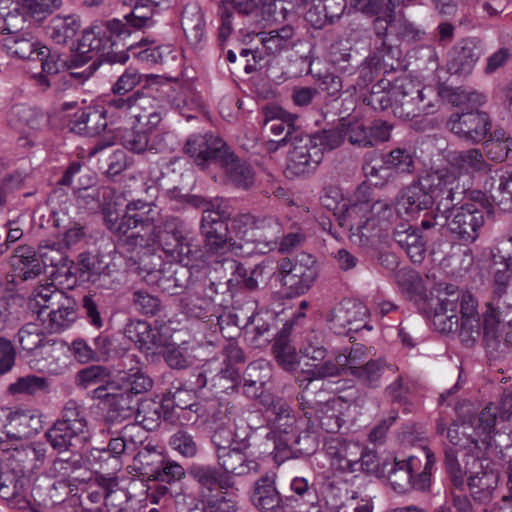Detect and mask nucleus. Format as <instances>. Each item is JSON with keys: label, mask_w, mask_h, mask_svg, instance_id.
I'll list each match as a JSON object with an SVG mask.
<instances>
[{"label": "nucleus", "mask_w": 512, "mask_h": 512, "mask_svg": "<svg viewBox=\"0 0 512 512\" xmlns=\"http://www.w3.org/2000/svg\"><path fill=\"white\" fill-rule=\"evenodd\" d=\"M368 317L367 307L360 301L345 298L326 314V321L335 333L358 331L365 326Z\"/></svg>", "instance_id": "14"}, {"label": "nucleus", "mask_w": 512, "mask_h": 512, "mask_svg": "<svg viewBox=\"0 0 512 512\" xmlns=\"http://www.w3.org/2000/svg\"><path fill=\"white\" fill-rule=\"evenodd\" d=\"M446 216L445 226L458 240L465 243L475 242L485 224L484 213L475 204L454 207Z\"/></svg>", "instance_id": "13"}, {"label": "nucleus", "mask_w": 512, "mask_h": 512, "mask_svg": "<svg viewBox=\"0 0 512 512\" xmlns=\"http://www.w3.org/2000/svg\"><path fill=\"white\" fill-rule=\"evenodd\" d=\"M108 413L107 417L111 421H124L131 419L138 412L139 400L129 394V391L119 393H107Z\"/></svg>", "instance_id": "32"}, {"label": "nucleus", "mask_w": 512, "mask_h": 512, "mask_svg": "<svg viewBox=\"0 0 512 512\" xmlns=\"http://www.w3.org/2000/svg\"><path fill=\"white\" fill-rule=\"evenodd\" d=\"M40 262L44 266L55 267L58 270L64 266V238L45 239L38 247Z\"/></svg>", "instance_id": "54"}, {"label": "nucleus", "mask_w": 512, "mask_h": 512, "mask_svg": "<svg viewBox=\"0 0 512 512\" xmlns=\"http://www.w3.org/2000/svg\"><path fill=\"white\" fill-rule=\"evenodd\" d=\"M499 476L494 470H484L469 477L468 486L472 496L479 502L491 499L493 491L498 485Z\"/></svg>", "instance_id": "43"}, {"label": "nucleus", "mask_w": 512, "mask_h": 512, "mask_svg": "<svg viewBox=\"0 0 512 512\" xmlns=\"http://www.w3.org/2000/svg\"><path fill=\"white\" fill-rule=\"evenodd\" d=\"M44 340L43 331L35 323L23 325L17 333V341L20 348L28 353L39 350Z\"/></svg>", "instance_id": "61"}, {"label": "nucleus", "mask_w": 512, "mask_h": 512, "mask_svg": "<svg viewBox=\"0 0 512 512\" xmlns=\"http://www.w3.org/2000/svg\"><path fill=\"white\" fill-rule=\"evenodd\" d=\"M151 135L148 130L134 126L123 135L122 144L126 149L138 154L152 150L157 151V147Z\"/></svg>", "instance_id": "57"}, {"label": "nucleus", "mask_w": 512, "mask_h": 512, "mask_svg": "<svg viewBox=\"0 0 512 512\" xmlns=\"http://www.w3.org/2000/svg\"><path fill=\"white\" fill-rule=\"evenodd\" d=\"M10 262L17 276L24 281L34 279L43 272V265L37 258L35 250L28 245L17 247Z\"/></svg>", "instance_id": "29"}, {"label": "nucleus", "mask_w": 512, "mask_h": 512, "mask_svg": "<svg viewBox=\"0 0 512 512\" xmlns=\"http://www.w3.org/2000/svg\"><path fill=\"white\" fill-rule=\"evenodd\" d=\"M125 243L131 248L158 244L176 262L188 263L200 252L192 232L177 217H167L158 226L137 224Z\"/></svg>", "instance_id": "2"}, {"label": "nucleus", "mask_w": 512, "mask_h": 512, "mask_svg": "<svg viewBox=\"0 0 512 512\" xmlns=\"http://www.w3.org/2000/svg\"><path fill=\"white\" fill-rule=\"evenodd\" d=\"M197 256L182 265L164 264L159 270L149 272L150 280L154 281L162 292L169 295L183 293L192 283V272L188 265L197 259Z\"/></svg>", "instance_id": "18"}, {"label": "nucleus", "mask_w": 512, "mask_h": 512, "mask_svg": "<svg viewBox=\"0 0 512 512\" xmlns=\"http://www.w3.org/2000/svg\"><path fill=\"white\" fill-rule=\"evenodd\" d=\"M459 171L466 173L474 172H487L490 170V165L486 162L480 149L471 148L455 153L452 158V165Z\"/></svg>", "instance_id": "46"}, {"label": "nucleus", "mask_w": 512, "mask_h": 512, "mask_svg": "<svg viewBox=\"0 0 512 512\" xmlns=\"http://www.w3.org/2000/svg\"><path fill=\"white\" fill-rule=\"evenodd\" d=\"M164 455L153 447H144L134 457V464L140 474L154 479L159 473L161 464H164Z\"/></svg>", "instance_id": "53"}, {"label": "nucleus", "mask_w": 512, "mask_h": 512, "mask_svg": "<svg viewBox=\"0 0 512 512\" xmlns=\"http://www.w3.org/2000/svg\"><path fill=\"white\" fill-rule=\"evenodd\" d=\"M228 224L219 211L205 210L201 219V232L205 238L206 247L214 253L226 251Z\"/></svg>", "instance_id": "21"}, {"label": "nucleus", "mask_w": 512, "mask_h": 512, "mask_svg": "<svg viewBox=\"0 0 512 512\" xmlns=\"http://www.w3.org/2000/svg\"><path fill=\"white\" fill-rule=\"evenodd\" d=\"M366 177L378 179L381 184L389 178V171L401 174H411L415 169L414 153L405 147H397L389 153L382 154L378 160L375 152L365 156L362 167Z\"/></svg>", "instance_id": "10"}, {"label": "nucleus", "mask_w": 512, "mask_h": 512, "mask_svg": "<svg viewBox=\"0 0 512 512\" xmlns=\"http://www.w3.org/2000/svg\"><path fill=\"white\" fill-rule=\"evenodd\" d=\"M248 437L249 433L240 439L238 446L217 454L218 464L223 469L224 474L228 476L229 474L244 476L259 470L258 462L248 457L245 453L250 447Z\"/></svg>", "instance_id": "19"}, {"label": "nucleus", "mask_w": 512, "mask_h": 512, "mask_svg": "<svg viewBox=\"0 0 512 512\" xmlns=\"http://www.w3.org/2000/svg\"><path fill=\"white\" fill-rule=\"evenodd\" d=\"M166 114V108L156 97L149 94H143L134 119L144 130L150 134L158 128Z\"/></svg>", "instance_id": "28"}, {"label": "nucleus", "mask_w": 512, "mask_h": 512, "mask_svg": "<svg viewBox=\"0 0 512 512\" xmlns=\"http://www.w3.org/2000/svg\"><path fill=\"white\" fill-rule=\"evenodd\" d=\"M343 404L341 397H333L315 407V417L322 430L327 433H336L340 430L344 422L340 417V408Z\"/></svg>", "instance_id": "35"}, {"label": "nucleus", "mask_w": 512, "mask_h": 512, "mask_svg": "<svg viewBox=\"0 0 512 512\" xmlns=\"http://www.w3.org/2000/svg\"><path fill=\"white\" fill-rule=\"evenodd\" d=\"M473 423L463 421L461 424L453 423L447 429V438L454 446H459L463 449L472 450L478 447V438L473 431Z\"/></svg>", "instance_id": "58"}, {"label": "nucleus", "mask_w": 512, "mask_h": 512, "mask_svg": "<svg viewBox=\"0 0 512 512\" xmlns=\"http://www.w3.org/2000/svg\"><path fill=\"white\" fill-rule=\"evenodd\" d=\"M188 474L200 487L203 512H236L237 502L228 492L235 485L230 476L214 466L203 464L192 465Z\"/></svg>", "instance_id": "4"}, {"label": "nucleus", "mask_w": 512, "mask_h": 512, "mask_svg": "<svg viewBox=\"0 0 512 512\" xmlns=\"http://www.w3.org/2000/svg\"><path fill=\"white\" fill-rule=\"evenodd\" d=\"M2 46L9 55L23 60L42 59L40 56H45L44 48H38L37 43L13 33L3 38Z\"/></svg>", "instance_id": "37"}, {"label": "nucleus", "mask_w": 512, "mask_h": 512, "mask_svg": "<svg viewBox=\"0 0 512 512\" xmlns=\"http://www.w3.org/2000/svg\"><path fill=\"white\" fill-rule=\"evenodd\" d=\"M276 0H221L223 4L230 6L231 10H236L239 14L254 15L257 23L271 21L272 14L275 12Z\"/></svg>", "instance_id": "36"}, {"label": "nucleus", "mask_w": 512, "mask_h": 512, "mask_svg": "<svg viewBox=\"0 0 512 512\" xmlns=\"http://www.w3.org/2000/svg\"><path fill=\"white\" fill-rule=\"evenodd\" d=\"M421 183L436 201L433 215L422 220L421 228L427 230L436 226L444 227L446 214L453 210L467 191L461 183L459 172L454 167L431 169L421 176Z\"/></svg>", "instance_id": "3"}, {"label": "nucleus", "mask_w": 512, "mask_h": 512, "mask_svg": "<svg viewBox=\"0 0 512 512\" xmlns=\"http://www.w3.org/2000/svg\"><path fill=\"white\" fill-rule=\"evenodd\" d=\"M265 266L257 264L252 269L248 270L242 263L234 262L232 278L229 279L228 284L240 285L241 287L254 291L258 289L260 282L263 281Z\"/></svg>", "instance_id": "51"}, {"label": "nucleus", "mask_w": 512, "mask_h": 512, "mask_svg": "<svg viewBox=\"0 0 512 512\" xmlns=\"http://www.w3.org/2000/svg\"><path fill=\"white\" fill-rule=\"evenodd\" d=\"M385 23L384 31L389 29L391 34L402 41L413 42L420 39L421 31L406 19H396L393 14V17H389Z\"/></svg>", "instance_id": "64"}, {"label": "nucleus", "mask_w": 512, "mask_h": 512, "mask_svg": "<svg viewBox=\"0 0 512 512\" xmlns=\"http://www.w3.org/2000/svg\"><path fill=\"white\" fill-rule=\"evenodd\" d=\"M292 325L285 323L277 334L273 346V352L277 363L286 371H294L299 365L298 355L295 348L290 344L289 336Z\"/></svg>", "instance_id": "34"}, {"label": "nucleus", "mask_w": 512, "mask_h": 512, "mask_svg": "<svg viewBox=\"0 0 512 512\" xmlns=\"http://www.w3.org/2000/svg\"><path fill=\"white\" fill-rule=\"evenodd\" d=\"M126 210L134 222V226L137 224L158 226L156 223L159 220L160 211L153 203L142 200L131 201L126 205Z\"/></svg>", "instance_id": "55"}, {"label": "nucleus", "mask_w": 512, "mask_h": 512, "mask_svg": "<svg viewBox=\"0 0 512 512\" xmlns=\"http://www.w3.org/2000/svg\"><path fill=\"white\" fill-rule=\"evenodd\" d=\"M418 463L419 460L414 456L405 460H395L388 474L390 484L395 491L406 493L412 489V473Z\"/></svg>", "instance_id": "39"}, {"label": "nucleus", "mask_w": 512, "mask_h": 512, "mask_svg": "<svg viewBox=\"0 0 512 512\" xmlns=\"http://www.w3.org/2000/svg\"><path fill=\"white\" fill-rule=\"evenodd\" d=\"M343 127L345 136L348 137L352 145L363 148L372 147L369 126L364 125L363 122L353 119L343 118Z\"/></svg>", "instance_id": "62"}, {"label": "nucleus", "mask_w": 512, "mask_h": 512, "mask_svg": "<svg viewBox=\"0 0 512 512\" xmlns=\"http://www.w3.org/2000/svg\"><path fill=\"white\" fill-rule=\"evenodd\" d=\"M263 125L274 136L281 137L277 140L279 145L291 143L295 134H302L296 125L298 116L289 113L276 105H269L263 108Z\"/></svg>", "instance_id": "20"}, {"label": "nucleus", "mask_w": 512, "mask_h": 512, "mask_svg": "<svg viewBox=\"0 0 512 512\" xmlns=\"http://www.w3.org/2000/svg\"><path fill=\"white\" fill-rule=\"evenodd\" d=\"M387 369L384 360L372 358L366 361L364 365L357 370L351 371L350 376L355 378L361 385L368 388H377L380 386L382 376Z\"/></svg>", "instance_id": "48"}, {"label": "nucleus", "mask_w": 512, "mask_h": 512, "mask_svg": "<svg viewBox=\"0 0 512 512\" xmlns=\"http://www.w3.org/2000/svg\"><path fill=\"white\" fill-rule=\"evenodd\" d=\"M184 152L193 159L201 169L210 165L227 164L232 156V150L220 137L212 133L192 134L186 140Z\"/></svg>", "instance_id": "9"}, {"label": "nucleus", "mask_w": 512, "mask_h": 512, "mask_svg": "<svg viewBox=\"0 0 512 512\" xmlns=\"http://www.w3.org/2000/svg\"><path fill=\"white\" fill-rule=\"evenodd\" d=\"M450 131L472 143L484 140L491 130V121L487 113L472 110L466 113H454L447 121Z\"/></svg>", "instance_id": "17"}, {"label": "nucleus", "mask_w": 512, "mask_h": 512, "mask_svg": "<svg viewBox=\"0 0 512 512\" xmlns=\"http://www.w3.org/2000/svg\"><path fill=\"white\" fill-rule=\"evenodd\" d=\"M373 355L371 347H366L360 343L354 344L347 353L340 354V361L343 362L344 372L350 375L351 371L357 370L366 361L371 360Z\"/></svg>", "instance_id": "60"}, {"label": "nucleus", "mask_w": 512, "mask_h": 512, "mask_svg": "<svg viewBox=\"0 0 512 512\" xmlns=\"http://www.w3.org/2000/svg\"><path fill=\"white\" fill-rule=\"evenodd\" d=\"M70 131L76 134H85L94 136L103 131L107 122L104 112L99 111H81L80 114L76 113L69 121Z\"/></svg>", "instance_id": "38"}, {"label": "nucleus", "mask_w": 512, "mask_h": 512, "mask_svg": "<svg viewBox=\"0 0 512 512\" xmlns=\"http://www.w3.org/2000/svg\"><path fill=\"white\" fill-rule=\"evenodd\" d=\"M42 428L41 415L36 410H17L8 413L7 437L28 439Z\"/></svg>", "instance_id": "25"}, {"label": "nucleus", "mask_w": 512, "mask_h": 512, "mask_svg": "<svg viewBox=\"0 0 512 512\" xmlns=\"http://www.w3.org/2000/svg\"><path fill=\"white\" fill-rule=\"evenodd\" d=\"M111 371L102 365H91L83 368L75 376V384L80 388H88L92 385L108 383Z\"/></svg>", "instance_id": "59"}, {"label": "nucleus", "mask_w": 512, "mask_h": 512, "mask_svg": "<svg viewBox=\"0 0 512 512\" xmlns=\"http://www.w3.org/2000/svg\"><path fill=\"white\" fill-rule=\"evenodd\" d=\"M477 307V300L471 294H462L458 329L461 341L468 346L474 344L483 331Z\"/></svg>", "instance_id": "22"}, {"label": "nucleus", "mask_w": 512, "mask_h": 512, "mask_svg": "<svg viewBox=\"0 0 512 512\" xmlns=\"http://www.w3.org/2000/svg\"><path fill=\"white\" fill-rule=\"evenodd\" d=\"M41 122L42 114L36 108L26 105H15L8 113V123L14 129L36 130L40 127Z\"/></svg>", "instance_id": "47"}, {"label": "nucleus", "mask_w": 512, "mask_h": 512, "mask_svg": "<svg viewBox=\"0 0 512 512\" xmlns=\"http://www.w3.org/2000/svg\"><path fill=\"white\" fill-rule=\"evenodd\" d=\"M251 500L253 505L262 512H283V499L276 488L274 474H266L256 480Z\"/></svg>", "instance_id": "23"}, {"label": "nucleus", "mask_w": 512, "mask_h": 512, "mask_svg": "<svg viewBox=\"0 0 512 512\" xmlns=\"http://www.w3.org/2000/svg\"><path fill=\"white\" fill-rule=\"evenodd\" d=\"M305 422V419L296 416L288 417L287 420H270V431L266 439L273 441L278 451L293 448L300 454L310 455L316 449L317 440L315 435L301 431Z\"/></svg>", "instance_id": "8"}, {"label": "nucleus", "mask_w": 512, "mask_h": 512, "mask_svg": "<svg viewBox=\"0 0 512 512\" xmlns=\"http://www.w3.org/2000/svg\"><path fill=\"white\" fill-rule=\"evenodd\" d=\"M183 306L186 314L194 318H216L217 326L223 329L225 315L220 313V307L216 304L214 298L208 295L206 291L189 295L183 299Z\"/></svg>", "instance_id": "27"}, {"label": "nucleus", "mask_w": 512, "mask_h": 512, "mask_svg": "<svg viewBox=\"0 0 512 512\" xmlns=\"http://www.w3.org/2000/svg\"><path fill=\"white\" fill-rule=\"evenodd\" d=\"M237 227L247 228L266 253L273 250L281 238L283 228L280 221L273 216H255L250 213L236 215Z\"/></svg>", "instance_id": "16"}, {"label": "nucleus", "mask_w": 512, "mask_h": 512, "mask_svg": "<svg viewBox=\"0 0 512 512\" xmlns=\"http://www.w3.org/2000/svg\"><path fill=\"white\" fill-rule=\"evenodd\" d=\"M491 198L499 209L512 212V172L500 176L497 188L491 192Z\"/></svg>", "instance_id": "63"}, {"label": "nucleus", "mask_w": 512, "mask_h": 512, "mask_svg": "<svg viewBox=\"0 0 512 512\" xmlns=\"http://www.w3.org/2000/svg\"><path fill=\"white\" fill-rule=\"evenodd\" d=\"M395 242L407 253L414 263H421L425 257L426 239L418 227L400 223L393 232Z\"/></svg>", "instance_id": "24"}, {"label": "nucleus", "mask_w": 512, "mask_h": 512, "mask_svg": "<svg viewBox=\"0 0 512 512\" xmlns=\"http://www.w3.org/2000/svg\"><path fill=\"white\" fill-rule=\"evenodd\" d=\"M462 294L453 284H440L436 289V295L431 293L427 301V313L437 331L448 334L458 330V310Z\"/></svg>", "instance_id": "7"}, {"label": "nucleus", "mask_w": 512, "mask_h": 512, "mask_svg": "<svg viewBox=\"0 0 512 512\" xmlns=\"http://www.w3.org/2000/svg\"><path fill=\"white\" fill-rule=\"evenodd\" d=\"M7 390L11 395L38 396L51 393L52 386L48 378L29 374L19 377Z\"/></svg>", "instance_id": "41"}, {"label": "nucleus", "mask_w": 512, "mask_h": 512, "mask_svg": "<svg viewBox=\"0 0 512 512\" xmlns=\"http://www.w3.org/2000/svg\"><path fill=\"white\" fill-rule=\"evenodd\" d=\"M402 205L409 212H418L428 210L433 205L436 206V201L428 189L422 186L421 177H419L417 181L405 189L402 196Z\"/></svg>", "instance_id": "40"}, {"label": "nucleus", "mask_w": 512, "mask_h": 512, "mask_svg": "<svg viewBox=\"0 0 512 512\" xmlns=\"http://www.w3.org/2000/svg\"><path fill=\"white\" fill-rule=\"evenodd\" d=\"M360 449L361 443L340 436L327 438L323 444L330 468L340 473H355V465L361 455Z\"/></svg>", "instance_id": "15"}, {"label": "nucleus", "mask_w": 512, "mask_h": 512, "mask_svg": "<svg viewBox=\"0 0 512 512\" xmlns=\"http://www.w3.org/2000/svg\"><path fill=\"white\" fill-rule=\"evenodd\" d=\"M232 230L235 232V238H229L226 250L238 257H249L254 254H265L266 251L260 248L261 245L256 240L249 229L241 227L239 229L236 223V216L231 220Z\"/></svg>", "instance_id": "31"}, {"label": "nucleus", "mask_w": 512, "mask_h": 512, "mask_svg": "<svg viewBox=\"0 0 512 512\" xmlns=\"http://www.w3.org/2000/svg\"><path fill=\"white\" fill-rule=\"evenodd\" d=\"M291 491L295 496L287 498L289 501H302L303 504L308 505V509L303 511L301 509L295 512H321L318 506V496L314 485H310L308 480L304 477H295L290 484Z\"/></svg>", "instance_id": "50"}, {"label": "nucleus", "mask_w": 512, "mask_h": 512, "mask_svg": "<svg viewBox=\"0 0 512 512\" xmlns=\"http://www.w3.org/2000/svg\"><path fill=\"white\" fill-rule=\"evenodd\" d=\"M390 96L394 115L406 120L435 113L441 102L433 87H422L407 78L395 81Z\"/></svg>", "instance_id": "5"}, {"label": "nucleus", "mask_w": 512, "mask_h": 512, "mask_svg": "<svg viewBox=\"0 0 512 512\" xmlns=\"http://www.w3.org/2000/svg\"><path fill=\"white\" fill-rule=\"evenodd\" d=\"M309 134H295L288 152L286 171L292 176L313 174L323 160V148Z\"/></svg>", "instance_id": "11"}, {"label": "nucleus", "mask_w": 512, "mask_h": 512, "mask_svg": "<svg viewBox=\"0 0 512 512\" xmlns=\"http://www.w3.org/2000/svg\"><path fill=\"white\" fill-rule=\"evenodd\" d=\"M182 29L188 41L196 45L205 35V19L202 8L197 3L187 4L181 17Z\"/></svg>", "instance_id": "33"}, {"label": "nucleus", "mask_w": 512, "mask_h": 512, "mask_svg": "<svg viewBox=\"0 0 512 512\" xmlns=\"http://www.w3.org/2000/svg\"><path fill=\"white\" fill-rule=\"evenodd\" d=\"M480 56L481 49L474 39H462L451 50L449 69L456 74H470Z\"/></svg>", "instance_id": "26"}, {"label": "nucleus", "mask_w": 512, "mask_h": 512, "mask_svg": "<svg viewBox=\"0 0 512 512\" xmlns=\"http://www.w3.org/2000/svg\"><path fill=\"white\" fill-rule=\"evenodd\" d=\"M112 144H96L92 147L88 156L92 157L100 152L103 153V160H99L102 163L101 168H105V171L110 176H116L120 172L126 169L127 163L125 160V154L122 150L110 151Z\"/></svg>", "instance_id": "49"}, {"label": "nucleus", "mask_w": 512, "mask_h": 512, "mask_svg": "<svg viewBox=\"0 0 512 512\" xmlns=\"http://www.w3.org/2000/svg\"><path fill=\"white\" fill-rule=\"evenodd\" d=\"M394 214L392 205L385 201L354 203L346 210L345 225L352 235L365 236L377 222L388 221Z\"/></svg>", "instance_id": "12"}, {"label": "nucleus", "mask_w": 512, "mask_h": 512, "mask_svg": "<svg viewBox=\"0 0 512 512\" xmlns=\"http://www.w3.org/2000/svg\"><path fill=\"white\" fill-rule=\"evenodd\" d=\"M294 28L284 25L279 29L258 33V37L267 55H278L286 49L294 36Z\"/></svg>", "instance_id": "44"}, {"label": "nucleus", "mask_w": 512, "mask_h": 512, "mask_svg": "<svg viewBox=\"0 0 512 512\" xmlns=\"http://www.w3.org/2000/svg\"><path fill=\"white\" fill-rule=\"evenodd\" d=\"M104 223L107 229L119 238L128 239L130 231L133 230L134 222H132L127 210L125 214L120 216L119 213L112 207H105L103 209Z\"/></svg>", "instance_id": "56"}, {"label": "nucleus", "mask_w": 512, "mask_h": 512, "mask_svg": "<svg viewBox=\"0 0 512 512\" xmlns=\"http://www.w3.org/2000/svg\"><path fill=\"white\" fill-rule=\"evenodd\" d=\"M344 371L343 362L340 361V354L334 359H328L322 363L315 364L309 370H302L296 377V382L302 387L305 382L310 383L315 379L335 377Z\"/></svg>", "instance_id": "45"}, {"label": "nucleus", "mask_w": 512, "mask_h": 512, "mask_svg": "<svg viewBox=\"0 0 512 512\" xmlns=\"http://www.w3.org/2000/svg\"><path fill=\"white\" fill-rule=\"evenodd\" d=\"M129 35L128 26L120 19L108 20L102 26L84 31L77 44L70 47L66 68L81 67L93 59L109 65L125 64L129 55L124 50L115 51L114 46Z\"/></svg>", "instance_id": "1"}, {"label": "nucleus", "mask_w": 512, "mask_h": 512, "mask_svg": "<svg viewBox=\"0 0 512 512\" xmlns=\"http://www.w3.org/2000/svg\"><path fill=\"white\" fill-rule=\"evenodd\" d=\"M125 335L138 345L139 349L150 352L163 345L159 331L145 321H132L125 327Z\"/></svg>", "instance_id": "30"}, {"label": "nucleus", "mask_w": 512, "mask_h": 512, "mask_svg": "<svg viewBox=\"0 0 512 512\" xmlns=\"http://www.w3.org/2000/svg\"><path fill=\"white\" fill-rule=\"evenodd\" d=\"M270 378L271 369L267 362L259 360L250 363L243 374L245 392L250 397H256L258 391L263 388Z\"/></svg>", "instance_id": "42"}, {"label": "nucleus", "mask_w": 512, "mask_h": 512, "mask_svg": "<svg viewBox=\"0 0 512 512\" xmlns=\"http://www.w3.org/2000/svg\"><path fill=\"white\" fill-rule=\"evenodd\" d=\"M227 164H222L227 174L228 180L236 187L248 189L254 183V173L251 168L241 163L239 158L232 151V156Z\"/></svg>", "instance_id": "52"}, {"label": "nucleus", "mask_w": 512, "mask_h": 512, "mask_svg": "<svg viewBox=\"0 0 512 512\" xmlns=\"http://www.w3.org/2000/svg\"><path fill=\"white\" fill-rule=\"evenodd\" d=\"M275 274L287 295L296 297L310 290L318 276V270L315 259L309 254L302 253L293 260H280Z\"/></svg>", "instance_id": "6"}]
</instances>
